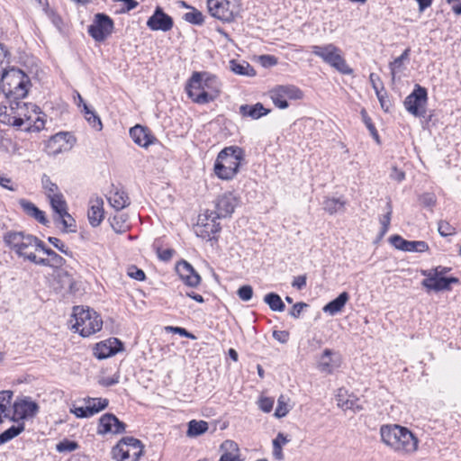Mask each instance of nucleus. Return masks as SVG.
<instances>
[{
	"label": "nucleus",
	"instance_id": "15",
	"mask_svg": "<svg viewBox=\"0 0 461 461\" xmlns=\"http://www.w3.org/2000/svg\"><path fill=\"white\" fill-rule=\"evenodd\" d=\"M240 202V197L234 193L226 192L216 198L215 211H212L211 213L219 219L229 217L234 212Z\"/></svg>",
	"mask_w": 461,
	"mask_h": 461
},
{
	"label": "nucleus",
	"instance_id": "49",
	"mask_svg": "<svg viewBox=\"0 0 461 461\" xmlns=\"http://www.w3.org/2000/svg\"><path fill=\"white\" fill-rule=\"evenodd\" d=\"M429 249V247L427 242L423 240H413L408 241L406 252H426Z\"/></svg>",
	"mask_w": 461,
	"mask_h": 461
},
{
	"label": "nucleus",
	"instance_id": "23",
	"mask_svg": "<svg viewBox=\"0 0 461 461\" xmlns=\"http://www.w3.org/2000/svg\"><path fill=\"white\" fill-rule=\"evenodd\" d=\"M340 356L331 349L326 348L318 361V368L321 372L330 374L340 366Z\"/></svg>",
	"mask_w": 461,
	"mask_h": 461
},
{
	"label": "nucleus",
	"instance_id": "55",
	"mask_svg": "<svg viewBox=\"0 0 461 461\" xmlns=\"http://www.w3.org/2000/svg\"><path fill=\"white\" fill-rule=\"evenodd\" d=\"M237 294L240 300L248 302L253 296V288L249 285H242L238 289Z\"/></svg>",
	"mask_w": 461,
	"mask_h": 461
},
{
	"label": "nucleus",
	"instance_id": "61",
	"mask_svg": "<svg viewBox=\"0 0 461 461\" xmlns=\"http://www.w3.org/2000/svg\"><path fill=\"white\" fill-rule=\"evenodd\" d=\"M49 242L53 245L56 249H58L60 252H62L65 255H69L70 251L68 250V247L58 238L56 237H49L48 238Z\"/></svg>",
	"mask_w": 461,
	"mask_h": 461
},
{
	"label": "nucleus",
	"instance_id": "12",
	"mask_svg": "<svg viewBox=\"0 0 461 461\" xmlns=\"http://www.w3.org/2000/svg\"><path fill=\"white\" fill-rule=\"evenodd\" d=\"M113 19L105 14L98 13L88 26L87 32L95 41L102 42L113 33Z\"/></svg>",
	"mask_w": 461,
	"mask_h": 461
},
{
	"label": "nucleus",
	"instance_id": "44",
	"mask_svg": "<svg viewBox=\"0 0 461 461\" xmlns=\"http://www.w3.org/2000/svg\"><path fill=\"white\" fill-rule=\"evenodd\" d=\"M410 51L411 50L409 48L406 49L400 57L396 58L393 61L390 62L389 68L393 79H394L397 70H399L402 67L403 62L409 59Z\"/></svg>",
	"mask_w": 461,
	"mask_h": 461
},
{
	"label": "nucleus",
	"instance_id": "21",
	"mask_svg": "<svg viewBox=\"0 0 461 461\" xmlns=\"http://www.w3.org/2000/svg\"><path fill=\"white\" fill-rule=\"evenodd\" d=\"M176 271L181 280L188 286L196 287L201 283L200 275L193 266L185 260L179 261L176 266Z\"/></svg>",
	"mask_w": 461,
	"mask_h": 461
},
{
	"label": "nucleus",
	"instance_id": "43",
	"mask_svg": "<svg viewBox=\"0 0 461 461\" xmlns=\"http://www.w3.org/2000/svg\"><path fill=\"white\" fill-rule=\"evenodd\" d=\"M41 185L49 199L58 194H61L57 184L53 183L50 177L45 174L41 177Z\"/></svg>",
	"mask_w": 461,
	"mask_h": 461
},
{
	"label": "nucleus",
	"instance_id": "18",
	"mask_svg": "<svg viewBox=\"0 0 461 461\" xmlns=\"http://www.w3.org/2000/svg\"><path fill=\"white\" fill-rule=\"evenodd\" d=\"M126 424L121 421L114 414L105 413L99 419L97 434H122L126 431Z\"/></svg>",
	"mask_w": 461,
	"mask_h": 461
},
{
	"label": "nucleus",
	"instance_id": "46",
	"mask_svg": "<svg viewBox=\"0 0 461 461\" xmlns=\"http://www.w3.org/2000/svg\"><path fill=\"white\" fill-rule=\"evenodd\" d=\"M289 398L285 395H280L277 400V406L275 411V416L277 418H283L289 412L288 405Z\"/></svg>",
	"mask_w": 461,
	"mask_h": 461
},
{
	"label": "nucleus",
	"instance_id": "60",
	"mask_svg": "<svg viewBox=\"0 0 461 461\" xmlns=\"http://www.w3.org/2000/svg\"><path fill=\"white\" fill-rule=\"evenodd\" d=\"M128 276L135 280L143 281L146 278V275L142 269L138 268L135 266H131L128 269Z\"/></svg>",
	"mask_w": 461,
	"mask_h": 461
},
{
	"label": "nucleus",
	"instance_id": "47",
	"mask_svg": "<svg viewBox=\"0 0 461 461\" xmlns=\"http://www.w3.org/2000/svg\"><path fill=\"white\" fill-rule=\"evenodd\" d=\"M184 19L187 23L195 25H202L204 22L203 14L195 8H192L190 12L184 14Z\"/></svg>",
	"mask_w": 461,
	"mask_h": 461
},
{
	"label": "nucleus",
	"instance_id": "30",
	"mask_svg": "<svg viewBox=\"0 0 461 461\" xmlns=\"http://www.w3.org/2000/svg\"><path fill=\"white\" fill-rule=\"evenodd\" d=\"M348 300V293L342 292L337 298L328 303L322 310L330 316H334L342 311Z\"/></svg>",
	"mask_w": 461,
	"mask_h": 461
},
{
	"label": "nucleus",
	"instance_id": "1",
	"mask_svg": "<svg viewBox=\"0 0 461 461\" xmlns=\"http://www.w3.org/2000/svg\"><path fill=\"white\" fill-rule=\"evenodd\" d=\"M20 99H9V105L0 107V121L8 125L24 131H41L44 128V121L39 116V107L31 103H23Z\"/></svg>",
	"mask_w": 461,
	"mask_h": 461
},
{
	"label": "nucleus",
	"instance_id": "52",
	"mask_svg": "<svg viewBox=\"0 0 461 461\" xmlns=\"http://www.w3.org/2000/svg\"><path fill=\"white\" fill-rule=\"evenodd\" d=\"M79 447L76 441L64 439L57 444L56 449L59 453L72 452Z\"/></svg>",
	"mask_w": 461,
	"mask_h": 461
},
{
	"label": "nucleus",
	"instance_id": "20",
	"mask_svg": "<svg viewBox=\"0 0 461 461\" xmlns=\"http://www.w3.org/2000/svg\"><path fill=\"white\" fill-rule=\"evenodd\" d=\"M123 349L122 343L116 338L109 339L97 343L94 348V355L98 359H105Z\"/></svg>",
	"mask_w": 461,
	"mask_h": 461
},
{
	"label": "nucleus",
	"instance_id": "8",
	"mask_svg": "<svg viewBox=\"0 0 461 461\" xmlns=\"http://www.w3.org/2000/svg\"><path fill=\"white\" fill-rule=\"evenodd\" d=\"M312 53L321 58L326 64L330 65L343 75H351L353 69L347 64L341 54V50L332 43L322 46L313 45L311 47Z\"/></svg>",
	"mask_w": 461,
	"mask_h": 461
},
{
	"label": "nucleus",
	"instance_id": "36",
	"mask_svg": "<svg viewBox=\"0 0 461 461\" xmlns=\"http://www.w3.org/2000/svg\"><path fill=\"white\" fill-rule=\"evenodd\" d=\"M50 206L55 212V217H60L66 214L68 211V203L62 194H58L50 199Z\"/></svg>",
	"mask_w": 461,
	"mask_h": 461
},
{
	"label": "nucleus",
	"instance_id": "19",
	"mask_svg": "<svg viewBox=\"0 0 461 461\" xmlns=\"http://www.w3.org/2000/svg\"><path fill=\"white\" fill-rule=\"evenodd\" d=\"M174 25L173 19L158 6L153 14L148 19L147 26L152 31L167 32Z\"/></svg>",
	"mask_w": 461,
	"mask_h": 461
},
{
	"label": "nucleus",
	"instance_id": "33",
	"mask_svg": "<svg viewBox=\"0 0 461 461\" xmlns=\"http://www.w3.org/2000/svg\"><path fill=\"white\" fill-rule=\"evenodd\" d=\"M128 220L129 216L127 213L118 212L112 219H110V223L115 232L123 233L130 229Z\"/></svg>",
	"mask_w": 461,
	"mask_h": 461
},
{
	"label": "nucleus",
	"instance_id": "7",
	"mask_svg": "<svg viewBox=\"0 0 461 461\" xmlns=\"http://www.w3.org/2000/svg\"><path fill=\"white\" fill-rule=\"evenodd\" d=\"M72 317L75 321L72 327L82 337H89L99 331L103 327V321L100 315L94 310L85 308L84 306H75Z\"/></svg>",
	"mask_w": 461,
	"mask_h": 461
},
{
	"label": "nucleus",
	"instance_id": "4",
	"mask_svg": "<svg viewBox=\"0 0 461 461\" xmlns=\"http://www.w3.org/2000/svg\"><path fill=\"white\" fill-rule=\"evenodd\" d=\"M4 241L19 258L34 264L37 260L35 251L41 245V240L23 231L9 230L4 235Z\"/></svg>",
	"mask_w": 461,
	"mask_h": 461
},
{
	"label": "nucleus",
	"instance_id": "25",
	"mask_svg": "<svg viewBox=\"0 0 461 461\" xmlns=\"http://www.w3.org/2000/svg\"><path fill=\"white\" fill-rule=\"evenodd\" d=\"M89 204L87 212L89 223L93 227H97L104 217V200L98 196L93 197L90 199Z\"/></svg>",
	"mask_w": 461,
	"mask_h": 461
},
{
	"label": "nucleus",
	"instance_id": "26",
	"mask_svg": "<svg viewBox=\"0 0 461 461\" xmlns=\"http://www.w3.org/2000/svg\"><path fill=\"white\" fill-rule=\"evenodd\" d=\"M337 404L344 411L352 410L354 411L362 410V406L358 404V399L353 395H348V392L339 388L336 394Z\"/></svg>",
	"mask_w": 461,
	"mask_h": 461
},
{
	"label": "nucleus",
	"instance_id": "40",
	"mask_svg": "<svg viewBox=\"0 0 461 461\" xmlns=\"http://www.w3.org/2000/svg\"><path fill=\"white\" fill-rule=\"evenodd\" d=\"M84 114L88 123L96 131L103 129V124L100 117L95 113L94 110H91L86 104H84Z\"/></svg>",
	"mask_w": 461,
	"mask_h": 461
},
{
	"label": "nucleus",
	"instance_id": "35",
	"mask_svg": "<svg viewBox=\"0 0 461 461\" xmlns=\"http://www.w3.org/2000/svg\"><path fill=\"white\" fill-rule=\"evenodd\" d=\"M73 140V136L68 132H59L51 137L50 140V145L59 144V147L54 151V153L61 152L63 149H68L71 145H69L70 141Z\"/></svg>",
	"mask_w": 461,
	"mask_h": 461
},
{
	"label": "nucleus",
	"instance_id": "27",
	"mask_svg": "<svg viewBox=\"0 0 461 461\" xmlns=\"http://www.w3.org/2000/svg\"><path fill=\"white\" fill-rule=\"evenodd\" d=\"M19 204L26 215L35 219L37 221H39L42 225H47L49 223V221L45 215V212L43 211L40 210L31 201H28L26 199H20Z\"/></svg>",
	"mask_w": 461,
	"mask_h": 461
},
{
	"label": "nucleus",
	"instance_id": "42",
	"mask_svg": "<svg viewBox=\"0 0 461 461\" xmlns=\"http://www.w3.org/2000/svg\"><path fill=\"white\" fill-rule=\"evenodd\" d=\"M56 223L63 225L64 230L67 232L76 231V221L67 211L66 214H62L60 217H54Z\"/></svg>",
	"mask_w": 461,
	"mask_h": 461
},
{
	"label": "nucleus",
	"instance_id": "45",
	"mask_svg": "<svg viewBox=\"0 0 461 461\" xmlns=\"http://www.w3.org/2000/svg\"><path fill=\"white\" fill-rule=\"evenodd\" d=\"M289 440L283 433H278L276 438L273 440V455L281 460L283 458L282 446L286 444Z\"/></svg>",
	"mask_w": 461,
	"mask_h": 461
},
{
	"label": "nucleus",
	"instance_id": "2",
	"mask_svg": "<svg viewBox=\"0 0 461 461\" xmlns=\"http://www.w3.org/2000/svg\"><path fill=\"white\" fill-rule=\"evenodd\" d=\"M383 442L395 452L407 455L417 450L418 439L406 428L400 425H383L380 429Z\"/></svg>",
	"mask_w": 461,
	"mask_h": 461
},
{
	"label": "nucleus",
	"instance_id": "13",
	"mask_svg": "<svg viewBox=\"0 0 461 461\" xmlns=\"http://www.w3.org/2000/svg\"><path fill=\"white\" fill-rule=\"evenodd\" d=\"M427 101V89L417 84L413 91L405 98L404 107L411 114L421 117L426 113Z\"/></svg>",
	"mask_w": 461,
	"mask_h": 461
},
{
	"label": "nucleus",
	"instance_id": "56",
	"mask_svg": "<svg viewBox=\"0 0 461 461\" xmlns=\"http://www.w3.org/2000/svg\"><path fill=\"white\" fill-rule=\"evenodd\" d=\"M10 51L6 46L0 43V73L5 69V65L9 63Z\"/></svg>",
	"mask_w": 461,
	"mask_h": 461
},
{
	"label": "nucleus",
	"instance_id": "3",
	"mask_svg": "<svg viewBox=\"0 0 461 461\" xmlns=\"http://www.w3.org/2000/svg\"><path fill=\"white\" fill-rule=\"evenodd\" d=\"M216 77L204 72H194L186 85V92L193 102L205 104L212 102L219 95Z\"/></svg>",
	"mask_w": 461,
	"mask_h": 461
},
{
	"label": "nucleus",
	"instance_id": "5",
	"mask_svg": "<svg viewBox=\"0 0 461 461\" xmlns=\"http://www.w3.org/2000/svg\"><path fill=\"white\" fill-rule=\"evenodd\" d=\"M244 151L238 146H229L221 149L214 162V174L221 180H231L239 172Z\"/></svg>",
	"mask_w": 461,
	"mask_h": 461
},
{
	"label": "nucleus",
	"instance_id": "57",
	"mask_svg": "<svg viewBox=\"0 0 461 461\" xmlns=\"http://www.w3.org/2000/svg\"><path fill=\"white\" fill-rule=\"evenodd\" d=\"M13 398L12 391L0 392V403H3V408L11 413V401Z\"/></svg>",
	"mask_w": 461,
	"mask_h": 461
},
{
	"label": "nucleus",
	"instance_id": "63",
	"mask_svg": "<svg viewBox=\"0 0 461 461\" xmlns=\"http://www.w3.org/2000/svg\"><path fill=\"white\" fill-rule=\"evenodd\" d=\"M167 330H169L173 333L178 334L184 338H187V339H196V337L193 333L189 332L187 330H185V328H182V327L169 326V327H167Z\"/></svg>",
	"mask_w": 461,
	"mask_h": 461
},
{
	"label": "nucleus",
	"instance_id": "62",
	"mask_svg": "<svg viewBox=\"0 0 461 461\" xmlns=\"http://www.w3.org/2000/svg\"><path fill=\"white\" fill-rule=\"evenodd\" d=\"M274 400L269 397H261L258 401V406L264 412H270L273 409Z\"/></svg>",
	"mask_w": 461,
	"mask_h": 461
},
{
	"label": "nucleus",
	"instance_id": "50",
	"mask_svg": "<svg viewBox=\"0 0 461 461\" xmlns=\"http://www.w3.org/2000/svg\"><path fill=\"white\" fill-rule=\"evenodd\" d=\"M0 186L12 192L16 191L18 187L8 174L2 170H0Z\"/></svg>",
	"mask_w": 461,
	"mask_h": 461
},
{
	"label": "nucleus",
	"instance_id": "54",
	"mask_svg": "<svg viewBox=\"0 0 461 461\" xmlns=\"http://www.w3.org/2000/svg\"><path fill=\"white\" fill-rule=\"evenodd\" d=\"M438 231L442 237H447L455 234V228L447 221H439L438 223Z\"/></svg>",
	"mask_w": 461,
	"mask_h": 461
},
{
	"label": "nucleus",
	"instance_id": "14",
	"mask_svg": "<svg viewBox=\"0 0 461 461\" xmlns=\"http://www.w3.org/2000/svg\"><path fill=\"white\" fill-rule=\"evenodd\" d=\"M421 275L426 278L422 280L421 285L428 291H448L452 284H457L459 279L454 276H434L432 271L428 269L421 270Z\"/></svg>",
	"mask_w": 461,
	"mask_h": 461
},
{
	"label": "nucleus",
	"instance_id": "58",
	"mask_svg": "<svg viewBox=\"0 0 461 461\" xmlns=\"http://www.w3.org/2000/svg\"><path fill=\"white\" fill-rule=\"evenodd\" d=\"M420 203L425 207H433L436 204L437 199L434 194L425 193L419 198Z\"/></svg>",
	"mask_w": 461,
	"mask_h": 461
},
{
	"label": "nucleus",
	"instance_id": "9",
	"mask_svg": "<svg viewBox=\"0 0 461 461\" xmlns=\"http://www.w3.org/2000/svg\"><path fill=\"white\" fill-rule=\"evenodd\" d=\"M144 445L133 437H123L112 448V456L116 461H138L143 455Z\"/></svg>",
	"mask_w": 461,
	"mask_h": 461
},
{
	"label": "nucleus",
	"instance_id": "22",
	"mask_svg": "<svg viewBox=\"0 0 461 461\" xmlns=\"http://www.w3.org/2000/svg\"><path fill=\"white\" fill-rule=\"evenodd\" d=\"M38 249L42 250L48 256V258H41L37 257V260L34 262L35 265L50 267L52 268H59L64 266L66 260L54 250L46 247L42 240H41V245L39 246Z\"/></svg>",
	"mask_w": 461,
	"mask_h": 461
},
{
	"label": "nucleus",
	"instance_id": "38",
	"mask_svg": "<svg viewBox=\"0 0 461 461\" xmlns=\"http://www.w3.org/2000/svg\"><path fill=\"white\" fill-rule=\"evenodd\" d=\"M264 302L274 312H284L285 305L281 297L276 293L267 294L264 297Z\"/></svg>",
	"mask_w": 461,
	"mask_h": 461
},
{
	"label": "nucleus",
	"instance_id": "31",
	"mask_svg": "<svg viewBox=\"0 0 461 461\" xmlns=\"http://www.w3.org/2000/svg\"><path fill=\"white\" fill-rule=\"evenodd\" d=\"M107 200L112 207L117 212L122 210L130 204V198L127 193L123 190L116 189L111 192Z\"/></svg>",
	"mask_w": 461,
	"mask_h": 461
},
{
	"label": "nucleus",
	"instance_id": "16",
	"mask_svg": "<svg viewBox=\"0 0 461 461\" xmlns=\"http://www.w3.org/2000/svg\"><path fill=\"white\" fill-rule=\"evenodd\" d=\"M39 411L38 404L30 400V398H24L17 400L13 405L10 415V420L13 421H23V420L33 418Z\"/></svg>",
	"mask_w": 461,
	"mask_h": 461
},
{
	"label": "nucleus",
	"instance_id": "28",
	"mask_svg": "<svg viewBox=\"0 0 461 461\" xmlns=\"http://www.w3.org/2000/svg\"><path fill=\"white\" fill-rule=\"evenodd\" d=\"M270 113L269 109L264 107L261 103L255 104H242L240 106V113L244 117H250L257 120Z\"/></svg>",
	"mask_w": 461,
	"mask_h": 461
},
{
	"label": "nucleus",
	"instance_id": "48",
	"mask_svg": "<svg viewBox=\"0 0 461 461\" xmlns=\"http://www.w3.org/2000/svg\"><path fill=\"white\" fill-rule=\"evenodd\" d=\"M158 240H156L153 243V248L156 249L158 258L165 262L169 261L176 251L173 249H161Z\"/></svg>",
	"mask_w": 461,
	"mask_h": 461
},
{
	"label": "nucleus",
	"instance_id": "51",
	"mask_svg": "<svg viewBox=\"0 0 461 461\" xmlns=\"http://www.w3.org/2000/svg\"><path fill=\"white\" fill-rule=\"evenodd\" d=\"M386 208H387L386 213L380 219V223L382 225V227H381V235L382 236L384 235L388 231L389 225L391 222V216H392L393 209H392V203L390 201L387 203Z\"/></svg>",
	"mask_w": 461,
	"mask_h": 461
},
{
	"label": "nucleus",
	"instance_id": "6",
	"mask_svg": "<svg viewBox=\"0 0 461 461\" xmlns=\"http://www.w3.org/2000/svg\"><path fill=\"white\" fill-rule=\"evenodd\" d=\"M1 74L2 90L8 99H23L27 95L31 81L23 71L11 68Z\"/></svg>",
	"mask_w": 461,
	"mask_h": 461
},
{
	"label": "nucleus",
	"instance_id": "24",
	"mask_svg": "<svg viewBox=\"0 0 461 461\" xmlns=\"http://www.w3.org/2000/svg\"><path fill=\"white\" fill-rule=\"evenodd\" d=\"M130 136L137 145L142 148H148L157 140L147 127L139 124L131 128Z\"/></svg>",
	"mask_w": 461,
	"mask_h": 461
},
{
	"label": "nucleus",
	"instance_id": "41",
	"mask_svg": "<svg viewBox=\"0 0 461 461\" xmlns=\"http://www.w3.org/2000/svg\"><path fill=\"white\" fill-rule=\"evenodd\" d=\"M208 429V423L203 420H193L188 423L187 435L195 437L203 434Z\"/></svg>",
	"mask_w": 461,
	"mask_h": 461
},
{
	"label": "nucleus",
	"instance_id": "39",
	"mask_svg": "<svg viewBox=\"0 0 461 461\" xmlns=\"http://www.w3.org/2000/svg\"><path fill=\"white\" fill-rule=\"evenodd\" d=\"M346 202L340 198H326L323 201V209L330 214H334L343 210Z\"/></svg>",
	"mask_w": 461,
	"mask_h": 461
},
{
	"label": "nucleus",
	"instance_id": "32",
	"mask_svg": "<svg viewBox=\"0 0 461 461\" xmlns=\"http://www.w3.org/2000/svg\"><path fill=\"white\" fill-rule=\"evenodd\" d=\"M230 69L233 73L240 76L253 77L256 75V71L253 67H251L249 62L244 60L239 61L236 59H231L230 61Z\"/></svg>",
	"mask_w": 461,
	"mask_h": 461
},
{
	"label": "nucleus",
	"instance_id": "10",
	"mask_svg": "<svg viewBox=\"0 0 461 461\" xmlns=\"http://www.w3.org/2000/svg\"><path fill=\"white\" fill-rule=\"evenodd\" d=\"M210 14L223 22L231 23L240 15V0H207Z\"/></svg>",
	"mask_w": 461,
	"mask_h": 461
},
{
	"label": "nucleus",
	"instance_id": "29",
	"mask_svg": "<svg viewBox=\"0 0 461 461\" xmlns=\"http://www.w3.org/2000/svg\"><path fill=\"white\" fill-rule=\"evenodd\" d=\"M222 454L219 461H241L240 458V448L233 440H225L221 445Z\"/></svg>",
	"mask_w": 461,
	"mask_h": 461
},
{
	"label": "nucleus",
	"instance_id": "11",
	"mask_svg": "<svg viewBox=\"0 0 461 461\" xmlns=\"http://www.w3.org/2000/svg\"><path fill=\"white\" fill-rule=\"evenodd\" d=\"M269 96L277 108L286 109L289 106L288 99L300 100L303 97V93L293 85L277 86L269 91Z\"/></svg>",
	"mask_w": 461,
	"mask_h": 461
},
{
	"label": "nucleus",
	"instance_id": "59",
	"mask_svg": "<svg viewBox=\"0 0 461 461\" xmlns=\"http://www.w3.org/2000/svg\"><path fill=\"white\" fill-rule=\"evenodd\" d=\"M369 81L375 92V94L380 93V91H384V84L380 78V77L375 73H371L369 76Z\"/></svg>",
	"mask_w": 461,
	"mask_h": 461
},
{
	"label": "nucleus",
	"instance_id": "37",
	"mask_svg": "<svg viewBox=\"0 0 461 461\" xmlns=\"http://www.w3.org/2000/svg\"><path fill=\"white\" fill-rule=\"evenodd\" d=\"M109 401L104 398H88L86 405L88 413L93 416L104 410L108 406Z\"/></svg>",
	"mask_w": 461,
	"mask_h": 461
},
{
	"label": "nucleus",
	"instance_id": "53",
	"mask_svg": "<svg viewBox=\"0 0 461 461\" xmlns=\"http://www.w3.org/2000/svg\"><path fill=\"white\" fill-rule=\"evenodd\" d=\"M389 241L396 249L406 251L409 240H404L398 234H394L389 238Z\"/></svg>",
	"mask_w": 461,
	"mask_h": 461
},
{
	"label": "nucleus",
	"instance_id": "64",
	"mask_svg": "<svg viewBox=\"0 0 461 461\" xmlns=\"http://www.w3.org/2000/svg\"><path fill=\"white\" fill-rule=\"evenodd\" d=\"M308 307V304L305 303H303V302H300V303H296L295 304H294V306L292 307L289 314L297 319L300 317L302 312L303 309L307 308Z\"/></svg>",
	"mask_w": 461,
	"mask_h": 461
},
{
	"label": "nucleus",
	"instance_id": "34",
	"mask_svg": "<svg viewBox=\"0 0 461 461\" xmlns=\"http://www.w3.org/2000/svg\"><path fill=\"white\" fill-rule=\"evenodd\" d=\"M16 424L11 426L0 434V446L12 440L24 430L23 421H14Z\"/></svg>",
	"mask_w": 461,
	"mask_h": 461
},
{
	"label": "nucleus",
	"instance_id": "17",
	"mask_svg": "<svg viewBox=\"0 0 461 461\" xmlns=\"http://www.w3.org/2000/svg\"><path fill=\"white\" fill-rule=\"evenodd\" d=\"M218 218L211 212L204 215V219H199V222L195 228V233L203 240H216L215 234L221 230L220 223L216 221Z\"/></svg>",
	"mask_w": 461,
	"mask_h": 461
}]
</instances>
